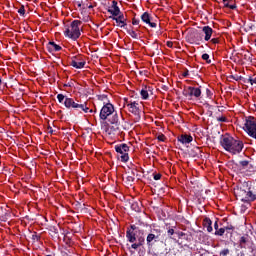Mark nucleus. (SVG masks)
<instances>
[{
  "instance_id": "393cba45",
  "label": "nucleus",
  "mask_w": 256,
  "mask_h": 256,
  "mask_svg": "<svg viewBox=\"0 0 256 256\" xmlns=\"http://www.w3.org/2000/svg\"><path fill=\"white\" fill-rule=\"evenodd\" d=\"M202 59L206 61V63H211V60L209 59V54H203Z\"/></svg>"
},
{
  "instance_id": "6e6552de",
  "label": "nucleus",
  "mask_w": 256,
  "mask_h": 256,
  "mask_svg": "<svg viewBox=\"0 0 256 256\" xmlns=\"http://www.w3.org/2000/svg\"><path fill=\"white\" fill-rule=\"evenodd\" d=\"M109 121L111 124L107 126L106 133H108V135H115V131L119 129V126H117V123H119V116L115 115L113 118H109Z\"/></svg>"
},
{
  "instance_id": "a878e982",
  "label": "nucleus",
  "mask_w": 256,
  "mask_h": 256,
  "mask_svg": "<svg viewBox=\"0 0 256 256\" xmlns=\"http://www.w3.org/2000/svg\"><path fill=\"white\" fill-rule=\"evenodd\" d=\"M57 99H58L59 103H63V101L65 100V95H63V94H58V95H57Z\"/></svg>"
},
{
  "instance_id": "412c9836",
  "label": "nucleus",
  "mask_w": 256,
  "mask_h": 256,
  "mask_svg": "<svg viewBox=\"0 0 256 256\" xmlns=\"http://www.w3.org/2000/svg\"><path fill=\"white\" fill-rule=\"evenodd\" d=\"M238 167H239L240 171H244V169H247V167H249V162L241 161L238 163Z\"/></svg>"
},
{
  "instance_id": "423d86ee",
  "label": "nucleus",
  "mask_w": 256,
  "mask_h": 256,
  "mask_svg": "<svg viewBox=\"0 0 256 256\" xmlns=\"http://www.w3.org/2000/svg\"><path fill=\"white\" fill-rule=\"evenodd\" d=\"M236 197L237 199H240V201H255V195L252 191H245L243 189H237L236 190Z\"/></svg>"
},
{
  "instance_id": "ddd939ff",
  "label": "nucleus",
  "mask_w": 256,
  "mask_h": 256,
  "mask_svg": "<svg viewBox=\"0 0 256 256\" xmlns=\"http://www.w3.org/2000/svg\"><path fill=\"white\" fill-rule=\"evenodd\" d=\"M158 239H159V234H155V233L148 234L146 238L147 245L151 247V245H153V241L156 242Z\"/></svg>"
},
{
  "instance_id": "4be33fe9",
  "label": "nucleus",
  "mask_w": 256,
  "mask_h": 256,
  "mask_svg": "<svg viewBox=\"0 0 256 256\" xmlns=\"http://www.w3.org/2000/svg\"><path fill=\"white\" fill-rule=\"evenodd\" d=\"M140 95H141L142 99H149V92H147V90H145V89L141 90Z\"/></svg>"
},
{
  "instance_id": "f257e3e1",
  "label": "nucleus",
  "mask_w": 256,
  "mask_h": 256,
  "mask_svg": "<svg viewBox=\"0 0 256 256\" xmlns=\"http://www.w3.org/2000/svg\"><path fill=\"white\" fill-rule=\"evenodd\" d=\"M221 145L225 149V151H228V153H232V155H237L241 153L244 147L243 141L236 140L229 135L222 138Z\"/></svg>"
},
{
  "instance_id": "4468645a",
  "label": "nucleus",
  "mask_w": 256,
  "mask_h": 256,
  "mask_svg": "<svg viewBox=\"0 0 256 256\" xmlns=\"http://www.w3.org/2000/svg\"><path fill=\"white\" fill-rule=\"evenodd\" d=\"M202 31L205 34V41H209V39H211V36L213 35V29L209 26H204L202 28Z\"/></svg>"
},
{
  "instance_id": "f8f14e48",
  "label": "nucleus",
  "mask_w": 256,
  "mask_h": 256,
  "mask_svg": "<svg viewBox=\"0 0 256 256\" xmlns=\"http://www.w3.org/2000/svg\"><path fill=\"white\" fill-rule=\"evenodd\" d=\"M141 19L144 23L151 26L152 28L157 27V24L155 22H151V18L149 17V13L145 12L142 14Z\"/></svg>"
},
{
  "instance_id": "7c9ffc66",
  "label": "nucleus",
  "mask_w": 256,
  "mask_h": 256,
  "mask_svg": "<svg viewBox=\"0 0 256 256\" xmlns=\"http://www.w3.org/2000/svg\"><path fill=\"white\" fill-rule=\"evenodd\" d=\"M221 255H229V249H225L221 252Z\"/></svg>"
},
{
  "instance_id": "c03bdc74",
  "label": "nucleus",
  "mask_w": 256,
  "mask_h": 256,
  "mask_svg": "<svg viewBox=\"0 0 256 256\" xmlns=\"http://www.w3.org/2000/svg\"><path fill=\"white\" fill-rule=\"evenodd\" d=\"M251 81H252V83L256 84V77L253 80H251Z\"/></svg>"
},
{
  "instance_id": "9b49d317",
  "label": "nucleus",
  "mask_w": 256,
  "mask_h": 256,
  "mask_svg": "<svg viewBox=\"0 0 256 256\" xmlns=\"http://www.w3.org/2000/svg\"><path fill=\"white\" fill-rule=\"evenodd\" d=\"M71 65L72 67H75V69H83L85 67V61L80 58H74L71 61Z\"/></svg>"
},
{
  "instance_id": "f704fd0d",
  "label": "nucleus",
  "mask_w": 256,
  "mask_h": 256,
  "mask_svg": "<svg viewBox=\"0 0 256 256\" xmlns=\"http://www.w3.org/2000/svg\"><path fill=\"white\" fill-rule=\"evenodd\" d=\"M211 42L215 45V44L219 43V39L213 38V39L211 40Z\"/></svg>"
},
{
  "instance_id": "cd10ccee",
  "label": "nucleus",
  "mask_w": 256,
  "mask_h": 256,
  "mask_svg": "<svg viewBox=\"0 0 256 256\" xmlns=\"http://www.w3.org/2000/svg\"><path fill=\"white\" fill-rule=\"evenodd\" d=\"M18 13H20V15H25V8L22 6L19 10Z\"/></svg>"
},
{
  "instance_id": "49530a36",
  "label": "nucleus",
  "mask_w": 256,
  "mask_h": 256,
  "mask_svg": "<svg viewBox=\"0 0 256 256\" xmlns=\"http://www.w3.org/2000/svg\"><path fill=\"white\" fill-rule=\"evenodd\" d=\"M50 133H53V130H50Z\"/></svg>"
},
{
  "instance_id": "9d476101",
  "label": "nucleus",
  "mask_w": 256,
  "mask_h": 256,
  "mask_svg": "<svg viewBox=\"0 0 256 256\" xmlns=\"http://www.w3.org/2000/svg\"><path fill=\"white\" fill-rule=\"evenodd\" d=\"M126 107H128V111H130V113H134V115L139 113V103L137 102L126 103Z\"/></svg>"
},
{
  "instance_id": "ea45409f",
  "label": "nucleus",
  "mask_w": 256,
  "mask_h": 256,
  "mask_svg": "<svg viewBox=\"0 0 256 256\" xmlns=\"http://www.w3.org/2000/svg\"><path fill=\"white\" fill-rule=\"evenodd\" d=\"M141 244H132V249H137Z\"/></svg>"
},
{
  "instance_id": "20e7f679",
  "label": "nucleus",
  "mask_w": 256,
  "mask_h": 256,
  "mask_svg": "<svg viewBox=\"0 0 256 256\" xmlns=\"http://www.w3.org/2000/svg\"><path fill=\"white\" fill-rule=\"evenodd\" d=\"M64 105L65 107H67V109H71V107L73 109H80L81 111H84V113H93V110H89V107H87V104H79L75 101H73V99L71 98H66L64 101Z\"/></svg>"
},
{
  "instance_id": "b1692460",
  "label": "nucleus",
  "mask_w": 256,
  "mask_h": 256,
  "mask_svg": "<svg viewBox=\"0 0 256 256\" xmlns=\"http://www.w3.org/2000/svg\"><path fill=\"white\" fill-rule=\"evenodd\" d=\"M225 234V228H220L219 230H217L216 232H215V235H220V236H222V235H224Z\"/></svg>"
},
{
  "instance_id": "4c0bfd02",
  "label": "nucleus",
  "mask_w": 256,
  "mask_h": 256,
  "mask_svg": "<svg viewBox=\"0 0 256 256\" xmlns=\"http://www.w3.org/2000/svg\"><path fill=\"white\" fill-rule=\"evenodd\" d=\"M116 19H118L120 21H125V17H123V16H118V17H116Z\"/></svg>"
},
{
  "instance_id": "2eb2a0df",
  "label": "nucleus",
  "mask_w": 256,
  "mask_h": 256,
  "mask_svg": "<svg viewBox=\"0 0 256 256\" xmlns=\"http://www.w3.org/2000/svg\"><path fill=\"white\" fill-rule=\"evenodd\" d=\"M109 13H111V15H114V17H117V15H119L120 10L119 7L117 6V2L113 1V5L112 7L109 8Z\"/></svg>"
},
{
  "instance_id": "bb28decb",
  "label": "nucleus",
  "mask_w": 256,
  "mask_h": 256,
  "mask_svg": "<svg viewBox=\"0 0 256 256\" xmlns=\"http://www.w3.org/2000/svg\"><path fill=\"white\" fill-rule=\"evenodd\" d=\"M132 209H134V211H141V208L139 207V204H137V203L132 204Z\"/></svg>"
},
{
  "instance_id": "1a4fd4ad",
  "label": "nucleus",
  "mask_w": 256,
  "mask_h": 256,
  "mask_svg": "<svg viewBox=\"0 0 256 256\" xmlns=\"http://www.w3.org/2000/svg\"><path fill=\"white\" fill-rule=\"evenodd\" d=\"M184 95L186 97H196L197 99L201 97V89L190 86L184 90Z\"/></svg>"
},
{
  "instance_id": "f03ea898",
  "label": "nucleus",
  "mask_w": 256,
  "mask_h": 256,
  "mask_svg": "<svg viewBox=\"0 0 256 256\" xmlns=\"http://www.w3.org/2000/svg\"><path fill=\"white\" fill-rule=\"evenodd\" d=\"M79 25H81V21L75 20L73 21L68 28L64 31V34L69 39H79L81 37V30L79 29Z\"/></svg>"
},
{
  "instance_id": "a19ab883",
  "label": "nucleus",
  "mask_w": 256,
  "mask_h": 256,
  "mask_svg": "<svg viewBox=\"0 0 256 256\" xmlns=\"http://www.w3.org/2000/svg\"><path fill=\"white\" fill-rule=\"evenodd\" d=\"M167 47H173V42H167Z\"/></svg>"
},
{
  "instance_id": "a18cd8bd",
  "label": "nucleus",
  "mask_w": 256,
  "mask_h": 256,
  "mask_svg": "<svg viewBox=\"0 0 256 256\" xmlns=\"http://www.w3.org/2000/svg\"><path fill=\"white\" fill-rule=\"evenodd\" d=\"M132 229L135 230V226H132Z\"/></svg>"
},
{
  "instance_id": "6ab92c4d",
  "label": "nucleus",
  "mask_w": 256,
  "mask_h": 256,
  "mask_svg": "<svg viewBox=\"0 0 256 256\" xmlns=\"http://www.w3.org/2000/svg\"><path fill=\"white\" fill-rule=\"evenodd\" d=\"M48 49L51 51H61V46L55 44V42H49Z\"/></svg>"
},
{
  "instance_id": "58836bf2",
  "label": "nucleus",
  "mask_w": 256,
  "mask_h": 256,
  "mask_svg": "<svg viewBox=\"0 0 256 256\" xmlns=\"http://www.w3.org/2000/svg\"><path fill=\"white\" fill-rule=\"evenodd\" d=\"M138 23H139V20L133 19V21H132V24H133V25H137Z\"/></svg>"
},
{
  "instance_id": "39448f33",
  "label": "nucleus",
  "mask_w": 256,
  "mask_h": 256,
  "mask_svg": "<svg viewBox=\"0 0 256 256\" xmlns=\"http://www.w3.org/2000/svg\"><path fill=\"white\" fill-rule=\"evenodd\" d=\"M115 115H117V113H115V107H113V105L111 103H107L106 105H104L100 111V119H109V117L112 116L115 117Z\"/></svg>"
},
{
  "instance_id": "e433bc0d",
  "label": "nucleus",
  "mask_w": 256,
  "mask_h": 256,
  "mask_svg": "<svg viewBox=\"0 0 256 256\" xmlns=\"http://www.w3.org/2000/svg\"><path fill=\"white\" fill-rule=\"evenodd\" d=\"M174 233H175V230H173V229L168 230V235H174Z\"/></svg>"
},
{
  "instance_id": "2f4dec72",
  "label": "nucleus",
  "mask_w": 256,
  "mask_h": 256,
  "mask_svg": "<svg viewBox=\"0 0 256 256\" xmlns=\"http://www.w3.org/2000/svg\"><path fill=\"white\" fill-rule=\"evenodd\" d=\"M218 121H221L222 123H225L227 121V118L222 116V117L218 118Z\"/></svg>"
},
{
  "instance_id": "72a5a7b5",
  "label": "nucleus",
  "mask_w": 256,
  "mask_h": 256,
  "mask_svg": "<svg viewBox=\"0 0 256 256\" xmlns=\"http://www.w3.org/2000/svg\"><path fill=\"white\" fill-rule=\"evenodd\" d=\"M158 141H165V136L164 135H159L158 136Z\"/></svg>"
},
{
  "instance_id": "0eeeda50",
  "label": "nucleus",
  "mask_w": 256,
  "mask_h": 256,
  "mask_svg": "<svg viewBox=\"0 0 256 256\" xmlns=\"http://www.w3.org/2000/svg\"><path fill=\"white\" fill-rule=\"evenodd\" d=\"M115 149L120 154L121 161L127 163V161H129V146H127V144H121L119 146H116Z\"/></svg>"
},
{
  "instance_id": "dca6fc26",
  "label": "nucleus",
  "mask_w": 256,
  "mask_h": 256,
  "mask_svg": "<svg viewBox=\"0 0 256 256\" xmlns=\"http://www.w3.org/2000/svg\"><path fill=\"white\" fill-rule=\"evenodd\" d=\"M178 140L180 141V143H183V144H187V143H191V141H193V136H190V135H181Z\"/></svg>"
},
{
  "instance_id": "c756f323",
  "label": "nucleus",
  "mask_w": 256,
  "mask_h": 256,
  "mask_svg": "<svg viewBox=\"0 0 256 256\" xmlns=\"http://www.w3.org/2000/svg\"><path fill=\"white\" fill-rule=\"evenodd\" d=\"M126 179H127V181H129L130 183H133V181L135 180V178H133L132 176H127Z\"/></svg>"
},
{
  "instance_id": "f3484780",
  "label": "nucleus",
  "mask_w": 256,
  "mask_h": 256,
  "mask_svg": "<svg viewBox=\"0 0 256 256\" xmlns=\"http://www.w3.org/2000/svg\"><path fill=\"white\" fill-rule=\"evenodd\" d=\"M126 237H127L128 241H130V243H135L136 238H135V233L133 232V230H128L126 233Z\"/></svg>"
},
{
  "instance_id": "de8ad7c7",
  "label": "nucleus",
  "mask_w": 256,
  "mask_h": 256,
  "mask_svg": "<svg viewBox=\"0 0 256 256\" xmlns=\"http://www.w3.org/2000/svg\"><path fill=\"white\" fill-rule=\"evenodd\" d=\"M254 107H255V109H256V104H255V106H254Z\"/></svg>"
},
{
  "instance_id": "37998d69",
  "label": "nucleus",
  "mask_w": 256,
  "mask_h": 256,
  "mask_svg": "<svg viewBox=\"0 0 256 256\" xmlns=\"http://www.w3.org/2000/svg\"><path fill=\"white\" fill-rule=\"evenodd\" d=\"M229 1L231 0H223L224 6H225V3H229Z\"/></svg>"
},
{
  "instance_id": "a211bd4d",
  "label": "nucleus",
  "mask_w": 256,
  "mask_h": 256,
  "mask_svg": "<svg viewBox=\"0 0 256 256\" xmlns=\"http://www.w3.org/2000/svg\"><path fill=\"white\" fill-rule=\"evenodd\" d=\"M204 227H206L208 233H211V231H213V227L211 226V219H204Z\"/></svg>"
},
{
  "instance_id": "c85d7f7f",
  "label": "nucleus",
  "mask_w": 256,
  "mask_h": 256,
  "mask_svg": "<svg viewBox=\"0 0 256 256\" xmlns=\"http://www.w3.org/2000/svg\"><path fill=\"white\" fill-rule=\"evenodd\" d=\"M225 7H229V9H236L237 6L230 5L229 3H225Z\"/></svg>"
},
{
  "instance_id": "473e14b6",
  "label": "nucleus",
  "mask_w": 256,
  "mask_h": 256,
  "mask_svg": "<svg viewBox=\"0 0 256 256\" xmlns=\"http://www.w3.org/2000/svg\"><path fill=\"white\" fill-rule=\"evenodd\" d=\"M154 179L155 181H159V179H161V174L154 175Z\"/></svg>"
},
{
  "instance_id": "7ed1b4c3",
  "label": "nucleus",
  "mask_w": 256,
  "mask_h": 256,
  "mask_svg": "<svg viewBox=\"0 0 256 256\" xmlns=\"http://www.w3.org/2000/svg\"><path fill=\"white\" fill-rule=\"evenodd\" d=\"M243 129L250 137L256 139V118L253 116L246 117Z\"/></svg>"
},
{
  "instance_id": "5701e85b",
  "label": "nucleus",
  "mask_w": 256,
  "mask_h": 256,
  "mask_svg": "<svg viewBox=\"0 0 256 256\" xmlns=\"http://www.w3.org/2000/svg\"><path fill=\"white\" fill-rule=\"evenodd\" d=\"M128 33L130 37H133V39H137V32H135L134 30H128Z\"/></svg>"
},
{
  "instance_id": "aec40b11",
  "label": "nucleus",
  "mask_w": 256,
  "mask_h": 256,
  "mask_svg": "<svg viewBox=\"0 0 256 256\" xmlns=\"http://www.w3.org/2000/svg\"><path fill=\"white\" fill-rule=\"evenodd\" d=\"M114 22V25H116L117 27H125V20H118V18L113 17L112 18Z\"/></svg>"
},
{
  "instance_id": "79ce46f5",
  "label": "nucleus",
  "mask_w": 256,
  "mask_h": 256,
  "mask_svg": "<svg viewBox=\"0 0 256 256\" xmlns=\"http://www.w3.org/2000/svg\"><path fill=\"white\" fill-rule=\"evenodd\" d=\"M218 227H219V225L217 224V222H215L214 228H215V229H218Z\"/></svg>"
},
{
  "instance_id": "c9c22d12",
  "label": "nucleus",
  "mask_w": 256,
  "mask_h": 256,
  "mask_svg": "<svg viewBox=\"0 0 256 256\" xmlns=\"http://www.w3.org/2000/svg\"><path fill=\"white\" fill-rule=\"evenodd\" d=\"M225 231H231L233 230V226H226L224 227Z\"/></svg>"
}]
</instances>
